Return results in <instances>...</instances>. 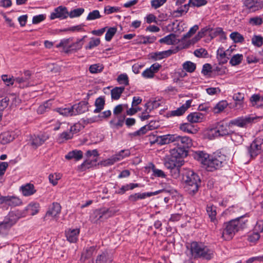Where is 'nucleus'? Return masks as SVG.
Returning a JSON list of instances; mask_svg holds the SVG:
<instances>
[{
    "label": "nucleus",
    "mask_w": 263,
    "mask_h": 263,
    "mask_svg": "<svg viewBox=\"0 0 263 263\" xmlns=\"http://www.w3.org/2000/svg\"><path fill=\"white\" fill-rule=\"evenodd\" d=\"M194 158L199 161L204 167L209 172L219 169L227 163V157L221 153L210 156L202 151H196L193 153Z\"/></svg>",
    "instance_id": "f257e3e1"
},
{
    "label": "nucleus",
    "mask_w": 263,
    "mask_h": 263,
    "mask_svg": "<svg viewBox=\"0 0 263 263\" xmlns=\"http://www.w3.org/2000/svg\"><path fill=\"white\" fill-rule=\"evenodd\" d=\"M172 143L174 145L182 147L185 150L191 147L192 140L187 136H181L177 135H166L161 137V144H166Z\"/></svg>",
    "instance_id": "f03ea898"
},
{
    "label": "nucleus",
    "mask_w": 263,
    "mask_h": 263,
    "mask_svg": "<svg viewBox=\"0 0 263 263\" xmlns=\"http://www.w3.org/2000/svg\"><path fill=\"white\" fill-rule=\"evenodd\" d=\"M190 251L194 258H202L210 260L214 257V251L202 243L192 242L190 245Z\"/></svg>",
    "instance_id": "7ed1b4c3"
},
{
    "label": "nucleus",
    "mask_w": 263,
    "mask_h": 263,
    "mask_svg": "<svg viewBox=\"0 0 263 263\" xmlns=\"http://www.w3.org/2000/svg\"><path fill=\"white\" fill-rule=\"evenodd\" d=\"M245 225V223L240 219H233L225 223L222 237L224 240L232 239L236 232L244 228Z\"/></svg>",
    "instance_id": "20e7f679"
},
{
    "label": "nucleus",
    "mask_w": 263,
    "mask_h": 263,
    "mask_svg": "<svg viewBox=\"0 0 263 263\" xmlns=\"http://www.w3.org/2000/svg\"><path fill=\"white\" fill-rule=\"evenodd\" d=\"M185 188L189 194L193 195L198 190L200 179L199 176L192 170L187 171L184 176Z\"/></svg>",
    "instance_id": "39448f33"
},
{
    "label": "nucleus",
    "mask_w": 263,
    "mask_h": 263,
    "mask_svg": "<svg viewBox=\"0 0 263 263\" xmlns=\"http://www.w3.org/2000/svg\"><path fill=\"white\" fill-rule=\"evenodd\" d=\"M230 125L224 121H220L217 123L215 128L208 130L207 136L209 139H212L219 136L231 135L233 132L229 129Z\"/></svg>",
    "instance_id": "423d86ee"
},
{
    "label": "nucleus",
    "mask_w": 263,
    "mask_h": 263,
    "mask_svg": "<svg viewBox=\"0 0 263 263\" xmlns=\"http://www.w3.org/2000/svg\"><path fill=\"white\" fill-rule=\"evenodd\" d=\"M114 212L108 208H103L94 210L90 216V221L95 223L104 221L111 217Z\"/></svg>",
    "instance_id": "0eeeda50"
},
{
    "label": "nucleus",
    "mask_w": 263,
    "mask_h": 263,
    "mask_svg": "<svg viewBox=\"0 0 263 263\" xmlns=\"http://www.w3.org/2000/svg\"><path fill=\"white\" fill-rule=\"evenodd\" d=\"M258 118L259 117L254 115L242 116L231 120L229 125H235L241 128H246Z\"/></svg>",
    "instance_id": "6e6552de"
},
{
    "label": "nucleus",
    "mask_w": 263,
    "mask_h": 263,
    "mask_svg": "<svg viewBox=\"0 0 263 263\" xmlns=\"http://www.w3.org/2000/svg\"><path fill=\"white\" fill-rule=\"evenodd\" d=\"M31 73L28 70L24 72V76L15 78V83L21 88H24L31 86L34 84L31 81Z\"/></svg>",
    "instance_id": "1a4fd4ad"
},
{
    "label": "nucleus",
    "mask_w": 263,
    "mask_h": 263,
    "mask_svg": "<svg viewBox=\"0 0 263 263\" xmlns=\"http://www.w3.org/2000/svg\"><path fill=\"white\" fill-rule=\"evenodd\" d=\"M243 6L250 13H253L263 8L262 0H243Z\"/></svg>",
    "instance_id": "9d476101"
},
{
    "label": "nucleus",
    "mask_w": 263,
    "mask_h": 263,
    "mask_svg": "<svg viewBox=\"0 0 263 263\" xmlns=\"http://www.w3.org/2000/svg\"><path fill=\"white\" fill-rule=\"evenodd\" d=\"M263 149V139L257 138L251 144L248 148V153L251 158H254Z\"/></svg>",
    "instance_id": "9b49d317"
},
{
    "label": "nucleus",
    "mask_w": 263,
    "mask_h": 263,
    "mask_svg": "<svg viewBox=\"0 0 263 263\" xmlns=\"http://www.w3.org/2000/svg\"><path fill=\"white\" fill-rule=\"evenodd\" d=\"M68 16L67 8L64 6H60L55 8L50 15V20L59 18L60 20L66 19Z\"/></svg>",
    "instance_id": "f8f14e48"
},
{
    "label": "nucleus",
    "mask_w": 263,
    "mask_h": 263,
    "mask_svg": "<svg viewBox=\"0 0 263 263\" xmlns=\"http://www.w3.org/2000/svg\"><path fill=\"white\" fill-rule=\"evenodd\" d=\"M49 139L48 135L42 134L39 135H34L31 137L30 144L34 149L43 145Z\"/></svg>",
    "instance_id": "ddd939ff"
},
{
    "label": "nucleus",
    "mask_w": 263,
    "mask_h": 263,
    "mask_svg": "<svg viewBox=\"0 0 263 263\" xmlns=\"http://www.w3.org/2000/svg\"><path fill=\"white\" fill-rule=\"evenodd\" d=\"M170 156L178 160H183L188 155V151L182 147L176 146L170 151Z\"/></svg>",
    "instance_id": "4468645a"
},
{
    "label": "nucleus",
    "mask_w": 263,
    "mask_h": 263,
    "mask_svg": "<svg viewBox=\"0 0 263 263\" xmlns=\"http://www.w3.org/2000/svg\"><path fill=\"white\" fill-rule=\"evenodd\" d=\"M164 191L163 190H158L154 192H147L143 193H135L130 195L128 199L131 202H135L139 199H145L146 197H149L152 196L158 195V194L162 193Z\"/></svg>",
    "instance_id": "2eb2a0df"
},
{
    "label": "nucleus",
    "mask_w": 263,
    "mask_h": 263,
    "mask_svg": "<svg viewBox=\"0 0 263 263\" xmlns=\"http://www.w3.org/2000/svg\"><path fill=\"white\" fill-rule=\"evenodd\" d=\"M6 203L9 205L17 206L22 203L21 200L16 196H1L0 197V204Z\"/></svg>",
    "instance_id": "dca6fc26"
},
{
    "label": "nucleus",
    "mask_w": 263,
    "mask_h": 263,
    "mask_svg": "<svg viewBox=\"0 0 263 263\" xmlns=\"http://www.w3.org/2000/svg\"><path fill=\"white\" fill-rule=\"evenodd\" d=\"M192 100H189L186 101L185 103L183 104L181 107L176 110H172L167 113L168 117L172 116H180L182 115L185 111L191 106Z\"/></svg>",
    "instance_id": "f3484780"
},
{
    "label": "nucleus",
    "mask_w": 263,
    "mask_h": 263,
    "mask_svg": "<svg viewBox=\"0 0 263 263\" xmlns=\"http://www.w3.org/2000/svg\"><path fill=\"white\" fill-rule=\"evenodd\" d=\"M61 206L60 204L57 202H53L48 209L46 212V216H50L52 218H55L58 217L61 213Z\"/></svg>",
    "instance_id": "a211bd4d"
},
{
    "label": "nucleus",
    "mask_w": 263,
    "mask_h": 263,
    "mask_svg": "<svg viewBox=\"0 0 263 263\" xmlns=\"http://www.w3.org/2000/svg\"><path fill=\"white\" fill-rule=\"evenodd\" d=\"M184 163L183 160H178L171 156L166 158L164 161V165L168 170L176 166H182Z\"/></svg>",
    "instance_id": "6ab92c4d"
},
{
    "label": "nucleus",
    "mask_w": 263,
    "mask_h": 263,
    "mask_svg": "<svg viewBox=\"0 0 263 263\" xmlns=\"http://www.w3.org/2000/svg\"><path fill=\"white\" fill-rule=\"evenodd\" d=\"M20 218V216L18 212L12 211L5 217L3 221L11 228L16 222Z\"/></svg>",
    "instance_id": "aec40b11"
},
{
    "label": "nucleus",
    "mask_w": 263,
    "mask_h": 263,
    "mask_svg": "<svg viewBox=\"0 0 263 263\" xmlns=\"http://www.w3.org/2000/svg\"><path fill=\"white\" fill-rule=\"evenodd\" d=\"M80 233L79 229H69L65 232L67 239L71 243L76 242Z\"/></svg>",
    "instance_id": "412c9836"
},
{
    "label": "nucleus",
    "mask_w": 263,
    "mask_h": 263,
    "mask_svg": "<svg viewBox=\"0 0 263 263\" xmlns=\"http://www.w3.org/2000/svg\"><path fill=\"white\" fill-rule=\"evenodd\" d=\"M72 107L75 115L83 114L88 109V103L85 101H81L77 104L73 105Z\"/></svg>",
    "instance_id": "4be33fe9"
},
{
    "label": "nucleus",
    "mask_w": 263,
    "mask_h": 263,
    "mask_svg": "<svg viewBox=\"0 0 263 263\" xmlns=\"http://www.w3.org/2000/svg\"><path fill=\"white\" fill-rule=\"evenodd\" d=\"M15 138V134L12 132H4L0 135V142L2 144H7Z\"/></svg>",
    "instance_id": "5701e85b"
},
{
    "label": "nucleus",
    "mask_w": 263,
    "mask_h": 263,
    "mask_svg": "<svg viewBox=\"0 0 263 263\" xmlns=\"http://www.w3.org/2000/svg\"><path fill=\"white\" fill-rule=\"evenodd\" d=\"M83 157V153L80 150H73L69 152L65 155V158L67 160L74 159L75 161H79Z\"/></svg>",
    "instance_id": "b1692460"
},
{
    "label": "nucleus",
    "mask_w": 263,
    "mask_h": 263,
    "mask_svg": "<svg viewBox=\"0 0 263 263\" xmlns=\"http://www.w3.org/2000/svg\"><path fill=\"white\" fill-rule=\"evenodd\" d=\"M179 42V40H177L176 35L173 33L170 34L169 35L159 40L160 43H164L167 45H173L177 44Z\"/></svg>",
    "instance_id": "393cba45"
},
{
    "label": "nucleus",
    "mask_w": 263,
    "mask_h": 263,
    "mask_svg": "<svg viewBox=\"0 0 263 263\" xmlns=\"http://www.w3.org/2000/svg\"><path fill=\"white\" fill-rule=\"evenodd\" d=\"M123 159V157L120 154H115L111 156L110 158L104 160L101 162L102 165L104 166H107L113 165L115 162Z\"/></svg>",
    "instance_id": "a878e982"
},
{
    "label": "nucleus",
    "mask_w": 263,
    "mask_h": 263,
    "mask_svg": "<svg viewBox=\"0 0 263 263\" xmlns=\"http://www.w3.org/2000/svg\"><path fill=\"white\" fill-rule=\"evenodd\" d=\"M112 258L111 256L107 252H103L97 256L96 263H111Z\"/></svg>",
    "instance_id": "bb28decb"
},
{
    "label": "nucleus",
    "mask_w": 263,
    "mask_h": 263,
    "mask_svg": "<svg viewBox=\"0 0 263 263\" xmlns=\"http://www.w3.org/2000/svg\"><path fill=\"white\" fill-rule=\"evenodd\" d=\"M217 58L219 63L225 64L228 62L229 58L227 55L223 47H220L217 51Z\"/></svg>",
    "instance_id": "cd10ccee"
},
{
    "label": "nucleus",
    "mask_w": 263,
    "mask_h": 263,
    "mask_svg": "<svg viewBox=\"0 0 263 263\" xmlns=\"http://www.w3.org/2000/svg\"><path fill=\"white\" fill-rule=\"evenodd\" d=\"M156 40L155 36H144L143 35H140L137 36L135 42L136 44H146L148 43H153Z\"/></svg>",
    "instance_id": "c85d7f7f"
},
{
    "label": "nucleus",
    "mask_w": 263,
    "mask_h": 263,
    "mask_svg": "<svg viewBox=\"0 0 263 263\" xmlns=\"http://www.w3.org/2000/svg\"><path fill=\"white\" fill-rule=\"evenodd\" d=\"M124 122V117L117 116L109 122L111 127L118 129L122 127Z\"/></svg>",
    "instance_id": "c756f323"
},
{
    "label": "nucleus",
    "mask_w": 263,
    "mask_h": 263,
    "mask_svg": "<svg viewBox=\"0 0 263 263\" xmlns=\"http://www.w3.org/2000/svg\"><path fill=\"white\" fill-rule=\"evenodd\" d=\"M22 194L25 196L33 195L35 192L34 185L32 184L27 183L21 187Z\"/></svg>",
    "instance_id": "7c9ffc66"
},
{
    "label": "nucleus",
    "mask_w": 263,
    "mask_h": 263,
    "mask_svg": "<svg viewBox=\"0 0 263 263\" xmlns=\"http://www.w3.org/2000/svg\"><path fill=\"white\" fill-rule=\"evenodd\" d=\"M95 251V247L94 246L87 247L82 253L81 260L82 261H85L86 259L90 258L92 256Z\"/></svg>",
    "instance_id": "2f4dec72"
},
{
    "label": "nucleus",
    "mask_w": 263,
    "mask_h": 263,
    "mask_svg": "<svg viewBox=\"0 0 263 263\" xmlns=\"http://www.w3.org/2000/svg\"><path fill=\"white\" fill-rule=\"evenodd\" d=\"M57 112H58L60 115H63L64 116H71L74 115V112L73 111L72 106L68 107L65 108H58L56 109Z\"/></svg>",
    "instance_id": "473e14b6"
},
{
    "label": "nucleus",
    "mask_w": 263,
    "mask_h": 263,
    "mask_svg": "<svg viewBox=\"0 0 263 263\" xmlns=\"http://www.w3.org/2000/svg\"><path fill=\"white\" fill-rule=\"evenodd\" d=\"M187 119L191 123H197L202 121V115L199 112H193L188 115Z\"/></svg>",
    "instance_id": "72a5a7b5"
},
{
    "label": "nucleus",
    "mask_w": 263,
    "mask_h": 263,
    "mask_svg": "<svg viewBox=\"0 0 263 263\" xmlns=\"http://www.w3.org/2000/svg\"><path fill=\"white\" fill-rule=\"evenodd\" d=\"M206 212L211 219V220L214 222L216 216V207L213 205L208 204L206 206Z\"/></svg>",
    "instance_id": "f704fd0d"
},
{
    "label": "nucleus",
    "mask_w": 263,
    "mask_h": 263,
    "mask_svg": "<svg viewBox=\"0 0 263 263\" xmlns=\"http://www.w3.org/2000/svg\"><path fill=\"white\" fill-rule=\"evenodd\" d=\"M124 90L123 87H116L111 90V98L114 100H118Z\"/></svg>",
    "instance_id": "c9c22d12"
},
{
    "label": "nucleus",
    "mask_w": 263,
    "mask_h": 263,
    "mask_svg": "<svg viewBox=\"0 0 263 263\" xmlns=\"http://www.w3.org/2000/svg\"><path fill=\"white\" fill-rule=\"evenodd\" d=\"M160 105L159 101H150L145 104V111L149 114L152 110L158 108Z\"/></svg>",
    "instance_id": "e433bc0d"
},
{
    "label": "nucleus",
    "mask_w": 263,
    "mask_h": 263,
    "mask_svg": "<svg viewBox=\"0 0 263 263\" xmlns=\"http://www.w3.org/2000/svg\"><path fill=\"white\" fill-rule=\"evenodd\" d=\"M86 37H87V35H84L82 39L78 40L76 42L73 43V44L69 45L68 47L69 50H78L80 49L83 45V40Z\"/></svg>",
    "instance_id": "4c0bfd02"
},
{
    "label": "nucleus",
    "mask_w": 263,
    "mask_h": 263,
    "mask_svg": "<svg viewBox=\"0 0 263 263\" xmlns=\"http://www.w3.org/2000/svg\"><path fill=\"white\" fill-rule=\"evenodd\" d=\"M150 165H151V166H149V167L151 168L152 171L153 175L156 177H160L162 178H164L166 177V175L165 174L164 172L163 171L155 167V165L153 164V163H151Z\"/></svg>",
    "instance_id": "58836bf2"
},
{
    "label": "nucleus",
    "mask_w": 263,
    "mask_h": 263,
    "mask_svg": "<svg viewBox=\"0 0 263 263\" xmlns=\"http://www.w3.org/2000/svg\"><path fill=\"white\" fill-rule=\"evenodd\" d=\"M180 129L183 132L191 134L195 133L196 131L191 124L187 123L181 124L180 125Z\"/></svg>",
    "instance_id": "ea45409f"
},
{
    "label": "nucleus",
    "mask_w": 263,
    "mask_h": 263,
    "mask_svg": "<svg viewBox=\"0 0 263 263\" xmlns=\"http://www.w3.org/2000/svg\"><path fill=\"white\" fill-rule=\"evenodd\" d=\"M105 104V101L102 98H99L96 99L95 101L96 109L94 110V112L98 113L100 112L104 108Z\"/></svg>",
    "instance_id": "a19ab883"
},
{
    "label": "nucleus",
    "mask_w": 263,
    "mask_h": 263,
    "mask_svg": "<svg viewBox=\"0 0 263 263\" xmlns=\"http://www.w3.org/2000/svg\"><path fill=\"white\" fill-rule=\"evenodd\" d=\"M243 59V55L241 54H234L231 58L230 61V64L232 66L239 65Z\"/></svg>",
    "instance_id": "79ce46f5"
},
{
    "label": "nucleus",
    "mask_w": 263,
    "mask_h": 263,
    "mask_svg": "<svg viewBox=\"0 0 263 263\" xmlns=\"http://www.w3.org/2000/svg\"><path fill=\"white\" fill-rule=\"evenodd\" d=\"M226 101H221L218 103L214 108V112L218 114L223 111L228 106Z\"/></svg>",
    "instance_id": "37998d69"
},
{
    "label": "nucleus",
    "mask_w": 263,
    "mask_h": 263,
    "mask_svg": "<svg viewBox=\"0 0 263 263\" xmlns=\"http://www.w3.org/2000/svg\"><path fill=\"white\" fill-rule=\"evenodd\" d=\"M10 228L9 226L6 224L4 221L0 222V237L7 235Z\"/></svg>",
    "instance_id": "c03bdc74"
},
{
    "label": "nucleus",
    "mask_w": 263,
    "mask_h": 263,
    "mask_svg": "<svg viewBox=\"0 0 263 263\" xmlns=\"http://www.w3.org/2000/svg\"><path fill=\"white\" fill-rule=\"evenodd\" d=\"M230 37L235 43H242L244 41L243 36L238 32L231 33Z\"/></svg>",
    "instance_id": "a18cd8bd"
},
{
    "label": "nucleus",
    "mask_w": 263,
    "mask_h": 263,
    "mask_svg": "<svg viewBox=\"0 0 263 263\" xmlns=\"http://www.w3.org/2000/svg\"><path fill=\"white\" fill-rule=\"evenodd\" d=\"M117 31V28L115 27H110L108 28L107 32L105 34V39L107 42L110 41Z\"/></svg>",
    "instance_id": "49530a36"
},
{
    "label": "nucleus",
    "mask_w": 263,
    "mask_h": 263,
    "mask_svg": "<svg viewBox=\"0 0 263 263\" xmlns=\"http://www.w3.org/2000/svg\"><path fill=\"white\" fill-rule=\"evenodd\" d=\"M249 23L252 26H260L263 23V20L260 16H256L251 17Z\"/></svg>",
    "instance_id": "de8ad7c7"
},
{
    "label": "nucleus",
    "mask_w": 263,
    "mask_h": 263,
    "mask_svg": "<svg viewBox=\"0 0 263 263\" xmlns=\"http://www.w3.org/2000/svg\"><path fill=\"white\" fill-rule=\"evenodd\" d=\"M84 12V9L82 8H79L74 9L71 10L70 12H68V16L70 18L77 17L81 16Z\"/></svg>",
    "instance_id": "09e8293b"
},
{
    "label": "nucleus",
    "mask_w": 263,
    "mask_h": 263,
    "mask_svg": "<svg viewBox=\"0 0 263 263\" xmlns=\"http://www.w3.org/2000/svg\"><path fill=\"white\" fill-rule=\"evenodd\" d=\"M39 206L38 203H30L27 206V210L30 215H34L39 212Z\"/></svg>",
    "instance_id": "8fccbe9b"
},
{
    "label": "nucleus",
    "mask_w": 263,
    "mask_h": 263,
    "mask_svg": "<svg viewBox=\"0 0 263 263\" xmlns=\"http://www.w3.org/2000/svg\"><path fill=\"white\" fill-rule=\"evenodd\" d=\"M100 44V40L99 39H96L94 37H92L90 39V41L88 43V45L85 47V48L87 49H91L97 46H98Z\"/></svg>",
    "instance_id": "3c124183"
},
{
    "label": "nucleus",
    "mask_w": 263,
    "mask_h": 263,
    "mask_svg": "<svg viewBox=\"0 0 263 263\" xmlns=\"http://www.w3.org/2000/svg\"><path fill=\"white\" fill-rule=\"evenodd\" d=\"M252 43L254 46L260 47L263 44V37L261 35H254L252 38Z\"/></svg>",
    "instance_id": "603ef678"
},
{
    "label": "nucleus",
    "mask_w": 263,
    "mask_h": 263,
    "mask_svg": "<svg viewBox=\"0 0 263 263\" xmlns=\"http://www.w3.org/2000/svg\"><path fill=\"white\" fill-rule=\"evenodd\" d=\"M182 66L183 68L189 72H192L196 69V64L191 61L185 62Z\"/></svg>",
    "instance_id": "864d4df0"
},
{
    "label": "nucleus",
    "mask_w": 263,
    "mask_h": 263,
    "mask_svg": "<svg viewBox=\"0 0 263 263\" xmlns=\"http://www.w3.org/2000/svg\"><path fill=\"white\" fill-rule=\"evenodd\" d=\"M101 17V15L100 14L99 11L98 10H95L89 13L86 17V20L92 21Z\"/></svg>",
    "instance_id": "5fc2aeb1"
},
{
    "label": "nucleus",
    "mask_w": 263,
    "mask_h": 263,
    "mask_svg": "<svg viewBox=\"0 0 263 263\" xmlns=\"http://www.w3.org/2000/svg\"><path fill=\"white\" fill-rule=\"evenodd\" d=\"M103 69V66L100 64H93L90 66L89 70L91 73H99Z\"/></svg>",
    "instance_id": "6e6d98bb"
},
{
    "label": "nucleus",
    "mask_w": 263,
    "mask_h": 263,
    "mask_svg": "<svg viewBox=\"0 0 263 263\" xmlns=\"http://www.w3.org/2000/svg\"><path fill=\"white\" fill-rule=\"evenodd\" d=\"M51 106L50 101H47L43 105H41L37 108V112L39 114H42L48 111Z\"/></svg>",
    "instance_id": "4d7b16f0"
},
{
    "label": "nucleus",
    "mask_w": 263,
    "mask_h": 263,
    "mask_svg": "<svg viewBox=\"0 0 263 263\" xmlns=\"http://www.w3.org/2000/svg\"><path fill=\"white\" fill-rule=\"evenodd\" d=\"M207 1L206 0H189V6L199 7L206 5Z\"/></svg>",
    "instance_id": "13d9d810"
},
{
    "label": "nucleus",
    "mask_w": 263,
    "mask_h": 263,
    "mask_svg": "<svg viewBox=\"0 0 263 263\" xmlns=\"http://www.w3.org/2000/svg\"><path fill=\"white\" fill-rule=\"evenodd\" d=\"M2 79L7 86L12 85L15 82V78L13 77L8 76L7 74L3 75Z\"/></svg>",
    "instance_id": "bf43d9fd"
},
{
    "label": "nucleus",
    "mask_w": 263,
    "mask_h": 263,
    "mask_svg": "<svg viewBox=\"0 0 263 263\" xmlns=\"http://www.w3.org/2000/svg\"><path fill=\"white\" fill-rule=\"evenodd\" d=\"M172 53L171 50L155 53V58L157 60H161L170 56Z\"/></svg>",
    "instance_id": "052dcab7"
},
{
    "label": "nucleus",
    "mask_w": 263,
    "mask_h": 263,
    "mask_svg": "<svg viewBox=\"0 0 263 263\" xmlns=\"http://www.w3.org/2000/svg\"><path fill=\"white\" fill-rule=\"evenodd\" d=\"M117 81L120 84L124 85H128V78L126 73H122L120 74L117 78Z\"/></svg>",
    "instance_id": "680f3d73"
},
{
    "label": "nucleus",
    "mask_w": 263,
    "mask_h": 263,
    "mask_svg": "<svg viewBox=\"0 0 263 263\" xmlns=\"http://www.w3.org/2000/svg\"><path fill=\"white\" fill-rule=\"evenodd\" d=\"M199 27L198 25H195L190 28L189 31L184 35L182 39V40H185L186 38H190L191 36H192L195 32L198 30Z\"/></svg>",
    "instance_id": "e2e57ef3"
},
{
    "label": "nucleus",
    "mask_w": 263,
    "mask_h": 263,
    "mask_svg": "<svg viewBox=\"0 0 263 263\" xmlns=\"http://www.w3.org/2000/svg\"><path fill=\"white\" fill-rule=\"evenodd\" d=\"M181 166H176L173 168L170 169V174L174 178L177 179L180 176V168Z\"/></svg>",
    "instance_id": "0e129e2a"
},
{
    "label": "nucleus",
    "mask_w": 263,
    "mask_h": 263,
    "mask_svg": "<svg viewBox=\"0 0 263 263\" xmlns=\"http://www.w3.org/2000/svg\"><path fill=\"white\" fill-rule=\"evenodd\" d=\"M250 101L253 105L255 104L259 105V103L263 101V97H260L258 95H253L250 98Z\"/></svg>",
    "instance_id": "69168bd1"
},
{
    "label": "nucleus",
    "mask_w": 263,
    "mask_h": 263,
    "mask_svg": "<svg viewBox=\"0 0 263 263\" xmlns=\"http://www.w3.org/2000/svg\"><path fill=\"white\" fill-rule=\"evenodd\" d=\"M73 137L72 134L69 132H64L60 134L59 137V140L61 142H63L65 140H67L72 138Z\"/></svg>",
    "instance_id": "338daca9"
},
{
    "label": "nucleus",
    "mask_w": 263,
    "mask_h": 263,
    "mask_svg": "<svg viewBox=\"0 0 263 263\" xmlns=\"http://www.w3.org/2000/svg\"><path fill=\"white\" fill-rule=\"evenodd\" d=\"M9 99L5 97L0 101V111L3 112L9 104Z\"/></svg>",
    "instance_id": "774afa93"
}]
</instances>
